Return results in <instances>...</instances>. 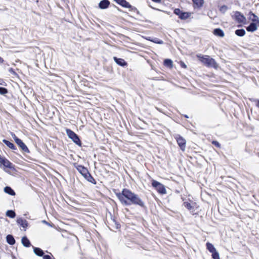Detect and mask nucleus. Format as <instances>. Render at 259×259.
Returning <instances> with one entry per match:
<instances>
[{"instance_id": "1", "label": "nucleus", "mask_w": 259, "mask_h": 259, "mask_svg": "<svg viewBox=\"0 0 259 259\" xmlns=\"http://www.w3.org/2000/svg\"><path fill=\"white\" fill-rule=\"evenodd\" d=\"M116 196L122 204L129 205L135 204L141 207L144 206V203L139 196L128 189H123L121 193H116Z\"/></svg>"}, {"instance_id": "2", "label": "nucleus", "mask_w": 259, "mask_h": 259, "mask_svg": "<svg viewBox=\"0 0 259 259\" xmlns=\"http://www.w3.org/2000/svg\"><path fill=\"white\" fill-rule=\"evenodd\" d=\"M197 57L205 65L208 67H212L217 68L218 65L215 60L207 55H197Z\"/></svg>"}, {"instance_id": "3", "label": "nucleus", "mask_w": 259, "mask_h": 259, "mask_svg": "<svg viewBox=\"0 0 259 259\" xmlns=\"http://www.w3.org/2000/svg\"><path fill=\"white\" fill-rule=\"evenodd\" d=\"M0 165L1 167L3 166V169L7 172H9V170L7 169H14L13 164L7 159L4 157H0Z\"/></svg>"}, {"instance_id": "4", "label": "nucleus", "mask_w": 259, "mask_h": 259, "mask_svg": "<svg viewBox=\"0 0 259 259\" xmlns=\"http://www.w3.org/2000/svg\"><path fill=\"white\" fill-rule=\"evenodd\" d=\"M75 167L78 172L88 181H91L89 178L93 179L87 168L81 165H77Z\"/></svg>"}, {"instance_id": "5", "label": "nucleus", "mask_w": 259, "mask_h": 259, "mask_svg": "<svg viewBox=\"0 0 259 259\" xmlns=\"http://www.w3.org/2000/svg\"><path fill=\"white\" fill-rule=\"evenodd\" d=\"M66 134L76 144L80 146L81 142L78 136L73 131L69 129H66Z\"/></svg>"}, {"instance_id": "6", "label": "nucleus", "mask_w": 259, "mask_h": 259, "mask_svg": "<svg viewBox=\"0 0 259 259\" xmlns=\"http://www.w3.org/2000/svg\"><path fill=\"white\" fill-rule=\"evenodd\" d=\"M152 185L159 193L163 194L166 193V191L164 185L160 183L155 180H153Z\"/></svg>"}, {"instance_id": "7", "label": "nucleus", "mask_w": 259, "mask_h": 259, "mask_svg": "<svg viewBox=\"0 0 259 259\" xmlns=\"http://www.w3.org/2000/svg\"><path fill=\"white\" fill-rule=\"evenodd\" d=\"M234 19L239 23H245L246 19L245 16L238 11H236L234 14Z\"/></svg>"}, {"instance_id": "8", "label": "nucleus", "mask_w": 259, "mask_h": 259, "mask_svg": "<svg viewBox=\"0 0 259 259\" xmlns=\"http://www.w3.org/2000/svg\"><path fill=\"white\" fill-rule=\"evenodd\" d=\"M175 138L181 149L182 151H185L186 148V140L180 135H177Z\"/></svg>"}, {"instance_id": "9", "label": "nucleus", "mask_w": 259, "mask_h": 259, "mask_svg": "<svg viewBox=\"0 0 259 259\" xmlns=\"http://www.w3.org/2000/svg\"><path fill=\"white\" fill-rule=\"evenodd\" d=\"M21 148V149L25 152L28 153L29 152V149L26 146V145L23 142V141L19 139H16L15 142Z\"/></svg>"}, {"instance_id": "10", "label": "nucleus", "mask_w": 259, "mask_h": 259, "mask_svg": "<svg viewBox=\"0 0 259 259\" xmlns=\"http://www.w3.org/2000/svg\"><path fill=\"white\" fill-rule=\"evenodd\" d=\"M259 27V23H251L246 28V30L249 32L255 31Z\"/></svg>"}, {"instance_id": "11", "label": "nucleus", "mask_w": 259, "mask_h": 259, "mask_svg": "<svg viewBox=\"0 0 259 259\" xmlns=\"http://www.w3.org/2000/svg\"><path fill=\"white\" fill-rule=\"evenodd\" d=\"M119 5L126 8H131L132 6L125 0H114Z\"/></svg>"}, {"instance_id": "12", "label": "nucleus", "mask_w": 259, "mask_h": 259, "mask_svg": "<svg viewBox=\"0 0 259 259\" xmlns=\"http://www.w3.org/2000/svg\"><path fill=\"white\" fill-rule=\"evenodd\" d=\"M17 223L21 225L23 228H26L28 226V222L26 220L23 219L21 218H18Z\"/></svg>"}, {"instance_id": "13", "label": "nucleus", "mask_w": 259, "mask_h": 259, "mask_svg": "<svg viewBox=\"0 0 259 259\" xmlns=\"http://www.w3.org/2000/svg\"><path fill=\"white\" fill-rule=\"evenodd\" d=\"M110 2L108 0H103L100 2L99 7L101 9H104L107 8Z\"/></svg>"}, {"instance_id": "14", "label": "nucleus", "mask_w": 259, "mask_h": 259, "mask_svg": "<svg viewBox=\"0 0 259 259\" xmlns=\"http://www.w3.org/2000/svg\"><path fill=\"white\" fill-rule=\"evenodd\" d=\"M249 15V19L252 21V23H259V19L254 14L250 12Z\"/></svg>"}, {"instance_id": "15", "label": "nucleus", "mask_w": 259, "mask_h": 259, "mask_svg": "<svg viewBox=\"0 0 259 259\" xmlns=\"http://www.w3.org/2000/svg\"><path fill=\"white\" fill-rule=\"evenodd\" d=\"M113 59L117 64L121 66H124L126 65V62L122 59L117 58L116 57H114Z\"/></svg>"}, {"instance_id": "16", "label": "nucleus", "mask_w": 259, "mask_h": 259, "mask_svg": "<svg viewBox=\"0 0 259 259\" xmlns=\"http://www.w3.org/2000/svg\"><path fill=\"white\" fill-rule=\"evenodd\" d=\"M4 192L10 195H15V192L10 187L7 186L4 188Z\"/></svg>"}, {"instance_id": "17", "label": "nucleus", "mask_w": 259, "mask_h": 259, "mask_svg": "<svg viewBox=\"0 0 259 259\" xmlns=\"http://www.w3.org/2000/svg\"><path fill=\"white\" fill-rule=\"evenodd\" d=\"M213 34L220 37H223L224 36V33L223 31L219 28L215 29L213 30Z\"/></svg>"}, {"instance_id": "18", "label": "nucleus", "mask_w": 259, "mask_h": 259, "mask_svg": "<svg viewBox=\"0 0 259 259\" xmlns=\"http://www.w3.org/2000/svg\"><path fill=\"white\" fill-rule=\"evenodd\" d=\"M206 248L207 249L212 253L217 251L216 249L214 247V246L210 243L207 242L206 243Z\"/></svg>"}, {"instance_id": "19", "label": "nucleus", "mask_w": 259, "mask_h": 259, "mask_svg": "<svg viewBox=\"0 0 259 259\" xmlns=\"http://www.w3.org/2000/svg\"><path fill=\"white\" fill-rule=\"evenodd\" d=\"M7 242L10 245H13L15 243V240L11 235H8L6 237Z\"/></svg>"}, {"instance_id": "20", "label": "nucleus", "mask_w": 259, "mask_h": 259, "mask_svg": "<svg viewBox=\"0 0 259 259\" xmlns=\"http://www.w3.org/2000/svg\"><path fill=\"white\" fill-rule=\"evenodd\" d=\"M33 251L34 253L39 256H42L44 254L42 250L38 247H33Z\"/></svg>"}, {"instance_id": "21", "label": "nucleus", "mask_w": 259, "mask_h": 259, "mask_svg": "<svg viewBox=\"0 0 259 259\" xmlns=\"http://www.w3.org/2000/svg\"><path fill=\"white\" fill-rule=\"evenodd\" d=\"M3 142L8 147H9L10 148H11V149H13V150H15L16 149V147L14 146V145L10 142V141H8V140H6L5 139H4L3 140Z\"/></svg>"}, {"instance_id": "22", "label": "nucleus", "mask_w": 259, "mask_h": 259, "mask_svg": "<svg viewBox=\"0 0 259 259\" xmlns=\"http://www.w3.org/2000/svg\"><path fill=\"white\" fill-rule=\"evenodd\" d=\"M21 241L23 245L25 247H29L30 245L29 240L26 237H23L22 238Z\"/></svg>"}, {"instance_id": "23", "label": "nucleus", "mask_w": 259, "mask_h": 259, "mask_svg": "<svg viewBox=\"0 0 259 259\" xmlns=\"http://www.w3.org/2000/svg\"><path fill=\"white\" fill-rule=\"evenodd\" d=\"M235 34L239 36H243L245 34V31L243 29H237L235 32Z\"/></svg>"}, {"instance_id": "24", "label": "nucleus", "mask_w": 259, "mask_h": 259, "mask_svg": "<svg viewBox=\"0 0 259 259\" xmlns=\"http://www.w3.org/2000/svg\"><path fill=\"white\" fill-rule=\"evenodd\" d=\"M164 64L165 66L169 67L170 68L172 67V61L170 59H165L164 61Z\"/></svg>"}, {"instance_id": "25", "label": "nucleus", "mask_w": 259, "mask_h": 259, "mask_svg": "<svg viewBox=\"0 0 259 259\" xmlns=\"http://www.w3.org/2000/svg\"><path fill=\"white\" fill-rule=\"evenodd\" d=\"M194 4L198 7H200L203 4V0H193Z\"/></svg>"}, {"instance_id": "26", "label": "nucleus", "mask_w": 259, "mask_h": 259, "mask_svg": "<svg viewBox=\"0 0 259 259\" xmlns=\"http://www.w3.org/2000/svg\"><path fill=\"white\" fill-rule=\"evenodd\" d=\"M6 215L11 218H14L15 217L16 214L13 210H8L6 212Z\"/></svg>"}, {"instance_id": "27", "label": "nucleus", "mask_w": 259, "mask_h": 259, "mask_svg": "<svg viewBox=\"0 0 259 259\" xmlns=\"http://www.w3.org/2000/svg\"><path fill=\"white\" fill-rule=\"evenodd\" d=\"M189 15L188 13H182L180 15V18L181 19H185L189 17Z\"/></svg>"}, {"instance_id": "28", "label": "nucleus", "mask_w": 259, "mask_h": 259, "mask_svg": "<svg viewBox=\"0 0 259 259\" xmlns=\"http://www.w3.org/2000/svg\"><path fill=\"white\" fill-rule=\"evenodd\" d=\"M212 257L213 259H220L219 252L216 251L212 253Z\"/></svg>"}, {"instance_id": "29", "label": "nucleus", "mask_w": 259, "mask_h": 259, "mask_svg": "<svg viewBox=\"0 0 259 259\" xmlns=\"http://www.w3.org/2000/svg\"><path fill=\"white\" fill-rule=\"evenodd\" d=\"M184 205L189 210H191L193 208V206L191 205V204L188 202H185L184 203Z\"/></svg>"}, {"instance_id": "30", "label": "nucleus", "mask_w": 259, "mask_h": 259, "mask_svg": "<svg viewBox=\"0 0 259 259\" xmlns=\"http://www.w3.org/2000/svg\"><path fill=\"white\" fill-rule=\"evenodd\" d=\"M8 93V90L4 88L0 87V94L4 95Z\"/></svg>"}, {"instance_id": "31", "label": "nucleus", "mask_w": 259, "mask_h": 259, "mask_svg": "<svg viewBox=\"0 0 259 259\" xmlns=\"http://www.w3.org/2000/svg\"><path fill=\"white\" fill-rule=\"evenodd\" d=\"M147 39L148 40H151L155 43H156V44H163V41L161 40H151L149 38H147Z\"/></svg>"}, {"instance_id": "32", "label": "nucleus", "mask_w": 259, "mask_h": 259, "mask_svg": "<svg viewBox=\"0 0 259 259\" xmlns=\"http://www.w3.org/2000/svg\"><path fill=\"white\" fill-rule=\"evenodd\" d=\"M174 12L177 15H179L180 16V15H181V14L182 13L181 12V11H180V9H176L174 11Z\"/></svg>"}, {"instance_id": "33", "label": "nucleus", "mask_w": 259, "mask_h": 259, "mask_svg": "<svg viewBox=\"0 0 259 259\" xmlns=\"http://www.w3.org/2000/svg\"><path fill=\"white\" fill-rule=\"evenodd\" d=\"M212 144L213 145H214L215 146L218 147H220V144H219V143L217 141H214L212 142Z\"/></svg>"}, {"instance_id": "34", "label": "nucleus", "mask_w": 259, "mask_h": 259, "mask_svg": "<svg viewBox=\"0 0 259 259\" xmlns=\"http://www.w3.org/2000/svg\"><path fill=\"white\" fill-rule=\"evenodd\" d=\"M11 136L13 138V139L15 142H16V139H19V138L18 137H17L16 136V135L13 133H11Z\"/></svg>"}, {"instance_id": "35", "label": "nucleus", "mask_w": 259, "mask_h": 259, "mask_svg": "<svg viewBox=\"0 0 259 259\" xmlns=\"http://www.w3.org/2000/svg\"><path fill=\"white\" fill-rule=\"evenodd\" d=\"M227 10V7L225 6H222L221 9H220V10L221 11H223V12H225V11H226Z\"/></svg>"}, {"instance_id": "36", "label": "nucleus", "mask_w": 259, "mask_h": 259, "mask_svg": "<svg viewBox=\"0 0 259 259\" xmlns=\"http://www.w3.org/2000/svg\"><path fill=\"white\" fill-rule=\"evenodd\" d=\"M43 259H51V257L49 255H45L43 256Z\"/></svg>"}, {"instance_id": "37", "label": "nucleus", "mask_w": 259, "mask_h": 259, "mask_svg": "<svg viewBox=\"0 0 259 259\" xmlns=\"http://www.w3.org/2000/svg\"><path fill=\"white\" fill-rule=\"evenodd\" d=\"M181 65L183 68H187L186 65L183 62H181Z\"/></svg>"}, {"instance_id": "38", "label": "nucleus", "mask_w": 259, "mask_h": 259, "mask_svg": "<svg viewBox=\"0 0 259 259\" xmlns=\"http://www.w3.org/2000/svg\"><path fill=\"white\" fill-rule=\"evenodd\" d=\"M9 70L10 72H11L14 74H16L15 72L13 70V69L12 68H10Z\"/></svg>"}, {"instance_id": "39", "label": "nucleus", "mask_w": 259, "mask_h": 259, "mask_svg": "<svg viewBox=\"0 0 259 259\" xmlns=\"http://www.w3.org/2000/svg\"><path fill=\"white\" fill-rule=\"evenodd\" d=\"M42 222L43 223H45V224H47V225H49V224L46 221L44 220V221H42Z\"/></svg>"}, {"instance_id": "40", "label": "nucleus", "mask_w": 259, "mask_h": 259, "mask_svg": "<svg viewBox=\"0 0 259 259\" xmlns=\"http://www.w3.org/2000/svg\"><path fill=\"white\" fill-rule=\"evenodd\" d=\"M4 61L3 58L0 57V63H3Z\"/></svg>"}, {"instance_id": "41", "label": "nucleus", "mask_w": 259, "mask_h": 259, "mask_svg": "<svg viewBox=\"0 0 259 259\" xmlns=\"http://www.w3.org/2000/svg\"><path fill=\"white\" fill-rule=\"evenodd\" d=\"M89 179L90 180V181H91L90 182H92V180H93V181H95V180H94V179L93 178V179L89 178Z\"/></svg>"}, {"instance_id": "42", "label": "nucleus", "mask_w": 259, "mask_h": 259, "mask_svg": "<svg viewBox=\"0 0 259 259\" xmlns=\"http://www.w3.org/2000/svg\"><path fill=\"white\" fill-rule=\"evenodd\" d=\"M257 106L259 107V100L257 101Z\"/></svg>"}]
</instances>
